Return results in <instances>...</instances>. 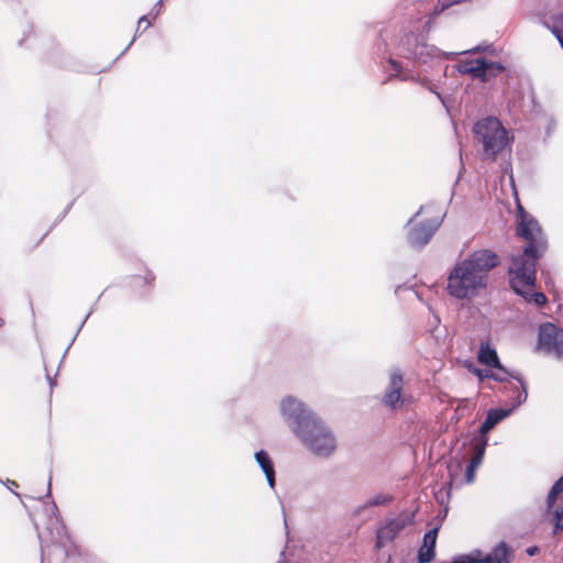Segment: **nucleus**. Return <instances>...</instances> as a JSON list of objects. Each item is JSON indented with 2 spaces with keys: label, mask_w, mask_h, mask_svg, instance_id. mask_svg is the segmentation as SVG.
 I'll list each match as a JSON object with an SVG mask.
<instances>
[{
  "label": "nucleus",
  "mask_w": 563,
  "mask_h": 563,
  "mask_svg": "<svg viewBox=\"0 0 563 563\" xmlns=\"http://www.w3.org/2000/svg\"><path fill=\"white\" fill-rule=\"evenodd\" d=\"M294 432L316 455L328 456L336 448L333 434L316 415L301 427H294Z\"/></svg>",
  "instance_id": "20e7f679"
},
{
  "label": "nucleus",
  "mask_w": 563,
  "mask_h": 563,
  "mask_svg": "<svg viewBox=\"0 0 563 563\" xmlns=\"http://www.w3.org/2000/svg\"><path fill=\"white\" fill-rule=\"evenodd\" d=\"M509 274V283L511 288L520 296H522L526 301L530 303H534L537 307H543L548 299L543 292L539 291H532L536 283V278L531 280L530 285H525L521 288L515 287L512 284V277L516 275L515 273H508Z\"/></svg>",
  "instance_id": "9b49d317"
},
{
  "label": "nucleus",
  "mask_w": 563,
  "mask_h": 563,
  "mask_svg": "<svg viewBox=\"0 0 563 563\" xmlns=\"http://www.w3.org/2000/svg\"><path fill=\"white\" fill-rule=\"evenodd\" d=\"M496 369H497L496 372L493 371L492 379L499 382V383H504V382H508L510 378H515L520 383L522 388H525L522 380L518 376L508 372L501 364H500V368H496ZM526 398H527V391H526V389H523L518 395V401L521 402V401L526 400Z\"/></svg>",
  "instance_id": "a211bd4d"
},
{
  "label": "nucleus",
  "mask_w": 563,
  "mask_h": 563,
  "mask_svg": "<svg viewBox=\"0 0 563 563\" xmlns=\"http://www.w3.org/2000/svg\"><path fill=\"white\" fill-rule=\"evenodd\" d=\"M552 521L554 525V533L563 530V506L554 510Z\"/></svg>",
  "instance_id": "4be33fe9"
},
{
  "label": "nucleus",
  "mask_w": 563,
  "mask_h": 563,
  "mask_svg": "<svg viewBox=\"0 0 563 563\" xmlns=\"http://www.w3.org/2000/svg\"><path fill=\"white\" fill-rule=\"evenodd\" d=\"M482 459H483V451H478L477 453H475L472 456V459H471L468 464L478 468V466L482 463Z\"/></svg>",
  "instance_id": "a878e982"
},
{
  "label": "nucleus",
  "mask_w": 563,
  "mask_h": 563,
  "mask_svg": "<svg viewBox=\"0 0 563 563\" xmlns=\"http://www.w3.org/2000/svg\"><path fill=\"white\" fill-rule=\"evenodd\" d=\"M538 552H539V548L538 547H530V548L527 549V554L530 555V556L536 555Z\"/></svg>",
  "instance_id": "7c9ffc66"
},
{
  "label": "nucleus",
  "mask_w": 563,
  "mask_h": 563,
  "mask_svg": "<svg viewBox=\"0 0 563 563\" xmlns=\"http://www.w3.org/2000/svg\"><path fill=\"white\" fill-rule=\"evenodd\" d=\"M438 530V528H433L424 534L423 543L418 551L419 563H430L434 559Z\"/></svg>",
  "instance_id": "ddd939ff"
},
{
  "label": "nucleus",
  "mask_w": 563,
  "mask_h": 563,
  "mask_svg": "<svg viewBox=\"0 0 563 563\" xmlns=\"http://www.w3.org/2000/svg\"><path fill=\"white\" fill-rule=\"evenodd\" d=\"M553 494H561L563 493V476L560 477L552 486Z\"/></svg>",
  "instance_id": "cd10ccee"
},
{
  "label": "nucleus",
  "mask_w": 563,
  "mask_h": 563,
  "mask_svg": "<svg viewBox=\"0 0 563 563\" xmlns=\"http://www.w3.org/2000/svg\"><path fill=\"white\" fill-rule=\"evenodd\" d=\"M457 70L462 75H470L474 79L488 81L504 70L499 63L488 62L485 58L461 60L457 64Z\"/></svg>",
  "instance_id": "39448f33"
},
{
  "label": "nucleus",
  "mask_w": 563,
  "mask_h": 563,
  "mask_svg": "<svg viewBox=\"0 0 563 563\" xmlns=\"http://www.w3.org/2000/svg\"><path fill=\"white\" fill-rule=\"evenodd\" d=\"M151 24L152 22L146 15H143L139 19V27L144 26L146 30Z\"/></svg>",
  "instance_id": "c756f323"
},
{
  "label": "nucleus",
  "mask_w": 563,
  "mask_h": 563,
  "mask_svg": "<svg viewBox=\"0 0 563 563\" xmlns=\"http://www.w3.org/2000/svg\"><path fill=\"white\" fill-rule=\"evenodd\" d=\"M418 214L409 222L408 240L412 246L426 245L434 234L438 225L430 221H420Z\"/></svg>",
  "instance_id": "1a4fd4ad"
},
{
  "label": "nucleus",
  "mask_w": 563,
  "mask_h": 563,
  "mask_svg": "<svg viewBox=\"0 0 563 563\" xmlns=\"http://www.w3.org/2000/svg\"><path fill=\"white\" fill-rule=\"evenodd\" d=\"M255 460L260 464L261 468L265 473L266 479L272 488L275 486V470L273 462L268 454L261 450L255 453Z\"/></svg>",
  "instance_id": "dca6fc26"
},
{
  "label": "nucleus",
  "mask_w": 563,
  "mask_h": 563,
  "mask_svg": "<svg viewBox=\"0 0 563 563\" xmlns=\"http://www.w3.org/2000/svg\"><path fill=\"white\" fill-rule=\"evenodd\" d=\"M402 388L404 375L400 372H394L390 375L389 384L382 398V402L393 410L400 408L405 402Z\"/></svg>",
  "instance_id": "9d476101"
},
{
  "label": "nucleus",
  "mask_w": 563,
  "mask_h": 563,
  "mask_svg": "<svg viewBox=\"0 0 563 563\" xmlns=\"http://www.w3.org/2000/svg\"><path fill=\"white\" fill-rule=\"evenodd\" d=\"M539 345L561 357L563 355V330L550 322L541 324L539 328Z\"/></svg>",
  "instance_id": "423d86ee"
},
{
  "label": "nucleus",
  "mask_w": 563,
  "mask_h": 563,
  "mask_svg": "<svg viewBox=\"0 0 563 563\" xmlns=\"http://www.w3.org/2000/svg\"><path fill=\"white\" fill-rule=\"evenodd\" d=\"M512 556L511 549L501 541L488 554L479 559V563H510Z\"/></svg>",
  "instance_id": "4468645a"
},
{
  "label": "nucleus",
  "mask_w": 563,
  "mask_h": 563,
  "mask_svg": "<svg viewBox=\"0 0 563 563\" xmlns=\"http://www.w3.org/2000/svg\"><path fill=\"white\" fill-rule=\"evenodd\" d=\"M516 233L527 244L520 255L512 256L508 273L516 274L512 284L521 288L534 279L538 261L545 252L548 243L539 222L521 205L517 209Z\"/></svg>",
  "instance_id": "f03ea898"
},
{
  "label": "nucleus",
  "mask_w": 563,
  "mask_h": 563,
  "mask_svg": "<svg viewBox=\"0 0 563 563\" xmlns=\"http://www.w3.org/2000/svg\"><path fill=\"white\" fill-rule=\"evenodd\" d=\"M389 63L395 70H398L400 68V64L397 60L390 59Z\"/></svg>",
  "instance_id": "2f4dec72"
},
{
  "label": "nucleus",
  "mask_w": 563,
  "mask_h": 563,
  "mask_svg": "<svg viewBox=\"0 0 563 563\" xmlns=\"http://www.w3.org/2000/svg\"><path fill=\"white\" fill-rule=\"evenodd\" d=\"M475 141L482 145L483 159L495 161L509 143L508 133L496 118H485L473 128Z\"/></svg>",
  "instance_id": "7ed1b4c3"
},
{
  "label": "nucleus",
  "mask_w": 563,
  "mask_h": 563,
  "mask_svg": "<svg viewBox=\"0 0 563 563\" xmlns=\"http://www.w3.org/2000/svg\"><path fill=\"white\" fill-rule=\"evenodd\" d=\"M508 411L504 409H490L487 412V417L485 421L481 426V433H488L498 422H500L506 416Z\"/></svg>",
  "instance_id": "f3484780"
},
{
  "label": "nucleus",
  "mask_w": 563,
  "mask_h": 563,
  "mask_svg": "<svg viewBox=\"0 0 563 563\" xmlns=\"http://www.w3.org/2000/svg\"><path fill=\"white\" fill-rule=\"evenodd\" d=\"M3 324V320L0 318V327Z\"/></svg>",
  "instance_id": "473e14b6"
},
{
  "label": "nucleus",
  "mask_w": 563,
  "mask_h": 563,
  "mask_svg": "<svg viewBox=\"0 0 563 563\" xmlns=\"http://www.w3.org/2000/svg\"><path fill=\"white\" fill-rule=\"evenodd\" d=\"M461 3V0H453V1H449V0H438V3L437 5L434 7L433 9V12L431 14V19L433 18H437L438 15H440L443 11H445L446 9L451 8L452 5H455V4H460Z\"/></svg>",
  "instance_id": "412c9836"
},
{
  "label": "nucleus",
  "mask_w": 563,
  "mask_h": 563,
  "mask_svg": "<svg viewBox=\"0 0 563 563\" xmlns=\"http://www.w3.org/2000/svg\"><path fill=\"white\" fill-rule=\"evenodd\" d=\"M394 497L387 494H378L365 503L363 508L387 505L393 501Z\"/></svg>",
  "instance_id": "aec40b11"
},
{
  "label": "nucleus",
  "mask_w": 563,
  "mask_h": 563,
  "mask_svg": "<svg viewBox=\"0 0 563 563\" xmlns=\"http://www.w3.org/2000/svg\"><path fill=\"white\" fill-rule=\"evenodd\" d=\"M418 52L421 54H418L415 57H407V58L426 62L427 57L431 56V52H430V48L428 45H427V48H418Z\"/></svg>",
  "instance_id": "5701e85b"
},
{
  "label": "nucleus",
  "mask_w": 563,
  "mask_h": 563,
  "mask_svg": "<svg viewBox=\"0 0 563 563\" xmlns=\"http://www.w3.org/2000/svg\"><path fill=\"white\" fill-rule=\"evenodd\" d=\"M500 264L499 255L488 249L476 250L457 262L448 277L446 291L457 299H472L488 285L489 272Z\"/></svg>",
  "instance_id": "f257e3e1"
},
{
  "label": "nucleus",
  "mask_w": 563,
  "mask_h": 563,
  "mask_svg": "<svg viewBox=\"0 0 563 563\" xmlns=\"http://www.w3.org/2000/svg\"><path fill=\"white\" fill-rule=\"evenodd\" d=\"M558 495L559 494H553V489L551 488V490L548 495V498H547L548 508H552L554 506Z\"/></svg>",
  "instance_id": "c85d7f7f"
},
{
  "label": "nucleus",
  "mask_w": 563,
  "mask_h": 563,
  "mask_svg": "<svg viewBox=\"0 0 563 563\" xmlns=\"http://www.w3.org/2000/svg\"><path fill=\"white\" fill-rule=\"evenodd\" d=\"M282 415L295 421V427H301L314 416L306 406L292 396L285 397L280 402Z\"/></svg>",
  "instance_id": "0eeeda50"
},
{
  "label": "nucleus",
  "mask_w": 563,
  "mask_h": 563,
  "mask_svg": "<svg viewBox=\"0 0 563 563\" xmlns=\"http://www.w3.org/2000/svg\"><path fill=\"white\" fill-rule=\"evenodd\" d=\"M474 374L478 377L479 380L492 379L493 371L492 369H479L476 368Z\"/></svg>",
  "instance_id": "393cba45"
},
{
  "label": "nucleus",
  "mask_w": 563,
  "mask_h": 563,
  "mask_svg": "<svg viewBox=\"0 0 563 563\" xmlns=\"http://www.w3.org/2000/svg\"><path fill=\"white\" fill-rule=\"evenodd\" d=\"M411 522L412 520L410 518L404 516L387 520L386 523L376 531V548L382 549L387 543L394 541L399 532Z\"/></svg>",
  "instance_id": "6e6552de"
},
{
  "label": "nucleus",
  "mask_w": 563,
  "mask_h": 563,
  "mask_svg": "<svg viewBox=\"0 0 563 563\" xmlns=\"http://www.w3.org/2000/svg\"><path fill=\"white\" fill-rule=\"evenodd\" d=\"M549 27L563 48V13L554 15Z\"/></svg>",
  "instance_id": "6ab92c4d"
},
{
  "label": "nucleus",
  "mask_w": 563,
  "mask_h": 563,
  "mask_svg": "<svg viewBox=\"0 0 563 563\" xmlns=\"http://www.w3.org/2000/svg\"><path fill=\"white\" fill-rule=\"evenodd\" d=\"M476 470L477 467L472 466L470 464L467 465L465 471V482L467 484H472L475 481Z\"/></svg>",
  "instance_id": "b1692460"
},
{
  "label": "nucleus",
  "mask_w": 563,
  "mask_h": 563,
  "mask_svg": "<svg viewBox=\"0 0 563 563\" xmlns=\"http://www.w3.org/2000/svg\"><path fill=\"white\" fill-rule=\"evenodd\" d=\"M418 48H427V44L420 42L419 36L415 33L405 34L398 44L399 54L405 58L420 54Z\"/></svg>",
  "instance_id": "f8f14e48"
},
{
  "label": "nucleus",
  "mask_w": 563,
  "mask_h": 563,
  "mask_svg": "<svg viewBox=\"0 0 563 563\" xmlns=\"http://www.w3.org/2000/svg\"><path fill=\"white\" fill-rule=\"evenodd\" d=\"M451 563H479V560L474 559L471 555H464V556L453 560Z\"/></svg>",
  "instance_id": "bb28decb"
},
{
  "label": "nucleus",
  "mask_w": 563,
  "mask_h": 563,
  "mask_svg": "<svg viewBox=\"0 0 563 563\" xmlns=\"http://www.w3.org/2000/svg\"><path fill=\"white\" fill-rule=\"evenodd\" d=\"M477 360L481 364L493 367L500 368V361L496 350L490 345L488 341L482 342L478 353Z\"/></svg>",
  "instance_id": "2eb2a0df"
}]
</instances>
